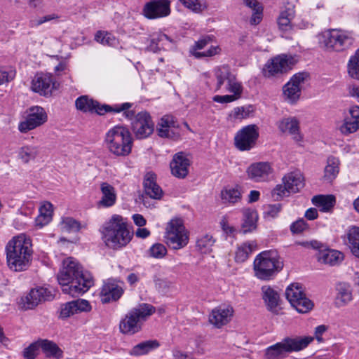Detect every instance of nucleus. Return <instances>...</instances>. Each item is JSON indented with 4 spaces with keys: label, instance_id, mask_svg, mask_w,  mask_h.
<instances>
[{
    "label": "nucleus",
    "instance_id": "32",
    "mask_svg": "<svg viewBox=\"0 0 359 359\" xmlns=\"http://www.w3.org/2000/svg\"><path fill=\"white\" fill-rule=\"evenodd\" d=\"M318 261L330 266L340 264L344 259V255L340 251L326 249L320 250L317 255Z\"/></svg>",
    "mask_w": 359,
    "mask_h": 359
},
{
    "label": "nucleus",
    "instance_id": "42",
    "mask_svg": "<svg viewBox=\"0 0 359 359\" xmlns=\"http://www.w3.org/2000/svg\"><path fill=\"white\" fill-rule=\"evenodd\" d=\"M339 164L338 158H328L323 177L325 180L330 182L337 177L339 172Z\"/></svg>",
    "mask_w": 359,
    "mask_h": 359
},
{
    "label": "nucleus",
    "instance_id": "8",
    "mask_svg": "<svg viewBox=\"0 0 359 359\" xmlns=\"http://www.w3.org/2000/svg\"><path fill=\"white\" fill-rule=\"evenodd\" d=\"M318 40L327 50L341 52L349 48L353 44L354 37L350 32L332 29L319 34Z\"/></svg>",
    "mask_w": 359,
    "mask_h": 359
},
{
    "label": "nucleus",
    "instance_id": "14",
    "mask_svg": "<svg viewBox=\"0 0 359 359\" xmlns=\"http://www.w3.org/2000/svg\"><path fill=\"white\" fill-rule=\"evenodd\" d=\"M214 74L216 79L215 90H219L224 86L226 91L229 93L243 91L241 84L236 80V76L228 66L215 68Z\"/></svg>",
    "mask_w": 359,
    "mask_h": 359
},
{
    "label": "nucleus",
    "instance_id": "10",
    "mask_svg": "<svg viewBox=\"0 0 359 359\" xmlns=\"http://www.w3.org/2000/svg\"><path fill=\"white\" fill-rule=\"evenodd\" d=\"M165 242L174 250L184 248L189 243V232L181 218H173L168 224L165 233Z\"/></svg>",
    "mask_w": 359,
    "mask_h": 359
},
{
    "label": "nucleus",
    "instance_id": "24",
    "mask_svg": "<svg viewBox=\"0 0 359 359\" xmlns=\"http://www.w3.org/2000/svg\"><path fill=\"white\" fill-rule=\"evenodd\" d=\"M234 310L230 305H222L212 310L209 316V322L217 328L227 325L233 316Z\"/></svg>",
    "mask_w": 359,
    "mask_h": 359
},
{
    "label": "nucleus",
    "instance_id": "58",
    "mask_svg": "<svg viewBox=\"0 0 359 359\" xmlns=\"http://www.w3.org/2000/svg\"><path fill=\"white\" fill-rule=\"evenodd\" d=\"M39 154V149L34 147H24L19 151L20 157H33Z\"/></svg>",
    "mask_w": 359,
    "mask_h": 359
},
{
    "label": "nucleus",
    "instance_id": "39",
    "mask_svg": "<svg viewBox=\"0 0 359 359\" xmlns=\"http://www.w3.org/2000/svg\"><path fill=\"white\" fill-rule=\"evenodd\" d=\"M312 203L322 212H329L334 206L336 200L333 195H317L312 198Z\"/></svg>",
    "mask_w": 359,
    "mask_h": 359
},
{
    "label": "nucleus",
    "instance_id": "44",
    "mask_svg": "<svg viewBox=\"0 0 359 359\" xmlns=\"http://www.w3.org/2000/svg\"><path fill=\"white\" fill-rule=\"evenodd\" d=\"M347 68L348 75L354 79L359 80V48L350 57Z\"/></svg>",
    "mask_w": 359,
    "mask_h": 359
},
{
    "label": "nucleus",
    "instance_id": "57",
    "mask_svg": "<svg viewBox=\"0 0 359 359\" xmlns=\"http://www.w3.org/2000/svg\"><path fill=\"white\" fill-rule=\"evenodd\" d=\"M220 50H221V49H220L219 46H211L206 51H203V52L195 51L193 53V55L197 58H200L202 57H212V56H214V55L219 53Z\"/></svg>",
    "mask_w": 359,
    "mask_h": 359
},
{
    "label": "nucleus",
    "instance_id": "11",
    "mask_svg": "<svg viewBox=\"0 0 359 359\" xmlns=\"http://www.w3.org/2000/svg\"><path fill=\"white\" fill-rule=\"evenodd\" d=\"M75 104L78 110L83 112L95 111L100 115H103L109 111L120 112L131 107V104L128 102L123 103L120 106L116 105L114 108L107 104L100 105L97 102L94 101L86 95L78 97L76 100Z\"/></svg>",
    "mask_w": 359,
    "mask_h": 359
},
{
    "label": "nucleus",
    "instance_id": "46",
    "mask_svg": "<svg viewBox=\"0 0 359 359\" xmlns=\"http://www.w3.org/2000/svg\"><path fill=\"white\" fill-rule=\"evenodd\" d=\"M255 108L252 105L238 107L232 111L231 116L235 119L247 118L253 115Z\"/></svg>",
    "mask_w": 359,
    "mask_h": 359
},
{
    "label": "nucleus",
    "instance_id": "59",
    "mask_svg": "<svg viewBox=\"0 0 359 359\" xmlns=\"http://www.w3.org/2000/svg\"><path fill=\"white\" fill-rule=\"evenodd\" d=\"M281 208L279 203L268 205L265 209V214L270 217H276L280 212Z\"/></svg>",
    "mask_w": 359,
    "mask_h": 359
},
{
    "label": "nucleus",
    "instance_id": "2",
    "mask_svg": "<svg viewBox=\"0 0 359 359\" xmlns=\"http://www.w3.org/2000/svg\"><path fill=\"white\" fill-rule=\"evenodd\" d=\"M6 252L8 268L14 271H24L32 260V240L24 233L14 236L6 244Z\"/></svg>",
    "mask_w": 359,
    "mask_h": 359
},
{
    "label": "nucleus",
    "instance_id": "62",
    "mask_svg": "<svg viewBox=\"0 0 359 359\" xmlns=\"http://www.w3.org/2000/svg\"><path fill=\"white\" fill-rule=\"evenodd\" d=\"M165 41H171L170 38L163 33H158L156 34L153 35L152 39H151V43H156L158 48H161L159 46L160 45L163 46V42Z\"/></svg>",
    "mask_w": 359,
    "mask_h": 359
},
{
    "label": "nucleus",
    "instance_id": "13",
    "mask_svg": "<svg viewBox=\"0 0 359 359\" xmlns=\"http://www.w3.org/2000/svg\"><path fill=\"white\" fill-rule=\"evenodd\" d=\"M60 87V83L48 73H36L31 81V90L41 96L50 97Z\"/></svg>",
    "mask_w": 359,
    "mask_h": 359
},
{
    "label": "nucleus",
    "instance_id": "37",
    "mask_svg": "<svg viewBox=\"0 0 359 359\" xmlns=\"http://www.w3.org/2000/svg\"><path fill=\"white\" fill-rule=\"evenodd\" d=\"M337 295L335 300V304L337 307L346 306L353 299L351 287L346 283H340L337 287Z\"/></svg>",
    "mask_w": 359,
    "mask_h": 359
},
{
    "label": "nucleus",
    "instance_id": "48",
    "mask_svg": "<svg viewBox=\"0 0 359 359\" xmlns=\"http://www.w3.org/2000/svg\"><path fill=\"white\" fill-rule=\"evenodd\" d=\"M95 40L103 45H107L110 46H115L116 44V39L111 33L98 31L95 34Z\"/></svg>",
    "mask_w": 359,
    "mask_h": 359
},
{
    "label": "nucleus",
    "instance_id": "1",
    "mask_svg": "<svg viewBox=\"0 0 359 359\" xmlns=\"http://www.w3.org/2000/svg\"><path fill=\"white\" fill-rule=\"evenodd\" d=\"M57 280L62 291L72 297L87 292L94 284L92 275L83 271L81 265L74 258L68 257L62 262L57 274Z\"/></svg>",
    "mask_w": 359,
    "mask_h": 359
},
{
    "label": "nucleus",
    "instance_id": "45",
    "mask_svg": "<svg viewBox=\"0 0 359 359\" xmlns=\"http://www.w3.org/2000/svg\"><path fill=\"white\" fill-rule=\"evenodd\" d=\"M60 225L62 231L67 232H76L82 227L80 222L70 217L62 218Z\"/></svg>",
    "mask_w": 359,
    "mask_h": 359
},
{
    "label": "nucleus",
    "instance_id": "7",
    "mask_svg": "<svg viewBox=\"0 0 359 359\" xmlns=\"http://www.w3.org/2000/svg\"><path fill=\"white\" fill-rule=\"evenodd\" d=\"M104 141L109 150L114 155L126 156L131 151V134L128 129L123 126H116L109 130Z\"/></svg>",
    "mask_w": 359,
    "mask_h": 359
},
{
    "label": "nucleus",
    "instance_id": "4",
    "mask_svg": "<svg viewBox=\"0 0 359 359\" xmlns=\"http://www.w3.org/2000/svg\"><path fill=\"white\" fill-rule=\"evenodd\" d=\"M283 268V261L276 250L258 254L253 262L255 276L262 280L273 279Z\"/></svg>",
    "mask_w": 359,
    "mask_h": 359
},
{
    "label": "nucleus",
    "instance_id": "18",
    "mask_svg": "<svg viewBox=\"0 0 359 359\" xmlns=\"http://www.w3.org/2000/svg\"><path fill=\"white\" fill-rule=\"evenodd\" d=\"M169 0H151L142 8V15L147 19L154 20L168 16L170 13Z\"/></svg>",
    "mask_w": 359,
    "mask_h": 359
},
{
    "label": "nucleus",
    "instance_id": "9",
    "mask_svg": "<svg viewBox=\"0 0 359 359\" xmlns=\"http://www.w3.org/2000/svg\"><path fill=\"white\" fill-rule=\"evenodd\" d=\"M304 184V177L301 172L291 171L282 177L281 184L273 188L271 194L275 201H280L284 197L299 192Z\"/></svg>",
    "mask_w": 359,
    "mask_h": 359
},
{
    "label": "nucleus",
    "instance_id": "50",
    "mask_svg": "<svg viewBox=\"0 0 359 359\" xmlns=\"http://www.w3.org/2000/svg\"><path fill=\"white\" fill-rule=\"evenodd\" d=\"M214 243L215 241L211 236L205 235L198 239L196 247L202 253H207L211 250Z\"/></svg>",
    "mask_w": 359,
    "mask_h": 359
},
{
    "label": "nucleus",
    "instance_id": "31",
    "mask_svg": "<svg viewBox=\"0 0 359 359\" xmlns=\"http://www.w3.org/2000/svg\"><path fill=\"white\" fill-rule=\"evenodd\" d=\"M220 198L224 205H235L242 200V191L241 187H224L220 192Z\"/></svg>",
    "mask_w": 359,
    "mask_h": 359
},
{
    "label": "nucleus",
    "instance_id": "53",
    "mask_svg": "<svg viewBox=\"0 0 359 359\" xmlns=\"http://www.w3.org/2000/svg\"><path fill=\"white\" fill-rule=\"evenodd\" d=\"M15 74V70L11 68H0V86L13 81Z\"/></svg>",
    "mask_w": 359,
    "mask_h": 359
},
{
    "label": "nucleus",
    "instance_id": "63",
    "mask_svg": "<svg viewBox=\"0 0 359 359\" xmlns=\"http://www.w3.org/2000/svg\"><path fill=\"white\" fill-rule=\"evenodd\" d=\"M220 225L224 231L226 233L233 234L236 229L233 226H230L226 217H223L220 221Z\"/></svg>",
    "mask_w": 359,
    "mask_h": 359
},
{
    "label": "nucleus",
    "instance_id": "30",
    "mask_svg": "<svg viewBox=\"0 0 359 359\" xmlns=\"http://www.w3.org/2000/svg\"><path fill=\"white\" fill-rule=\"evenodd\" d=\"M344 242L351 249V252L359 257V226H350L343 236Z\"/></svg>",
    "mask_w": 359,
    "mask_h": 359
},
{
    "label": "nucleus",
    "instance_id": "54",
    "mask_svg": "<svg viewBox=\"0 0 359 359\" xmlns=\"http://www.w3.org/2000/svg\"><path fill=\"white\" fill-rule=\"evenodd\" d=\"M243 91L232 93V95H215L213 100L219 103H229L241 97Z\"/></svg>",
    "mask_w": 359,
    "mask_h": 359
},
{
    "label": "nucleus",
    "instance_id": "27",
    "mask_svg": "<svg viewBox=\"0 0 359 359\" xmlns=\"http://www.w3.org/2000/svg\"><path fill=\"white\" fill-rule=\"evenodd\" d=\"M262 297L269 311L278 314L279 312L280 298L278 292L269 285L262 287Z\"/></svg>",
    "mask_w": 359,
    "mask_h": 359
},
{
    "label": "nucleus",
    "instance_id": "41",
    "mask_svg": "<svg viewBox=\"0 0 359 359\" xmlns=\"http://www.w3.org/2000/svg\"><path fill=\"white\" fill-rule=\"evenodd\" d=\"M101 191L102 197L100 201V204L104 207L112 206L116 200L114 188L107 183H102L101 184Z\"/></svg>",
    "mask_w": 359,
    "mask_h": 359
},
{
    "label": "nucleus",
    "instance_id": "12",
    "mask_svg": "<svg viewBox=\"0 0 359 359\" xmlns=\"http://www.w3.org/2000/svg\"><path fill=\"white\" fill-rule=\"evenodd\" d=\"M287 299L299 313H306L313 307V302L306 297L302 287L298 283L291 284L285 291Z\"/></svg>",
    "mask_w": 359,
    "mask_h": 359
},
{
    "label": "nucleus",
    "instance_id": "61",
    "mask_svg": "<svg viewBox=\"0 0 359 359\" xmlns=\"http://www.w3.org/2000/svg\"><path fill=\"white\" fill-rule=\"evenodd\" d=\"M263 16V7H259L253 13L250 18V23L252 25H257L259 24L262 20Z\"/></svg>",
    "mask_w": 359,
    "mask_h": 359
},
{
    "label": "nucleus",
    "instance_id": "26",
    "mask_svg": "<svg viewBox=\"0 0 359 359\" xmlns=\"http://www.w3.org/2000/svg\"><path fill=\"white\" fill-rule=\"evenodd\" d=\"M273 173V168L268 162H258L250 165L247 169L248 177L256 182H266L269 176Z\"/></svg>",
    "mask_w": 359,
    "mask_h": 359
},
{
    "label": "nucleus",
    "instance_id": "56",
    "mask_svg": "<svg viewBox=\"0 0 359 359\" xmlns=\"http://www.w3.org/2000/svg\"><path fill=\"white\" fill-rule=\"evenodd\" d=\"M308 228L307 223L303 219H298L290 225V230L292 233H302Z\"/></svg>",
    "mask_w": 359,
    "mask_h": 359
},
{
    "label": "nucleus",
    "instance_id": "28",
    "mask_svg": "<svg viewBox=\"0 0 359 359\" xmlns=\"http://www.w3.org/2000/svg\"><path fill=\"white\" fill-rule=\"evenodd\" d=\"M144 194L153 199H161L163 195V191L160 186L156 183V175L152 172H148L144 177Z\"/></svg>",
    "mask_w": 359,
    "mask_h": 359
},
{
    "label": "nucleus",
    "instance_id": "25",
    "mask_svg": "<svg viewBox=\"0 0 359 359\" xmlns=\"http://www.w3.org/2000/svg\"><path fill=\"white\" fill-rule=\"evenodd\" d=\"M178 126L170 115L161 117L157 123L156 132L159 137L175 140L180 136L177 130Z\"/></svg>",
    "mask_w": 359,
    "mask_h": 359
},
{
    "label": "nucleus",
    "instance_id": "22",
    "mask_svg": "<svg viewBox=\"0 0 359 359\" xmlns=\"http://www.w3.org/2000/svg\"><path fill=\"white\" fill-rule=\"evenodd\" d=\"M124 292L123 283L115 280H108L104 282L100 292V298L102 304L116 302Z\"/></svg>",
    "mask_w": 359,
    "mask_h": 359
},
{
    "label": "nucleus",
    "instance_id": "17",
    "mask_svg": "<svg viewBox=\"0 0 359 359\" xmlns=\"http://www.w3.org/2000/svg\"><path fill=\"white\" fill-rule=\"evenodd\" d=\"M259 137L258 128L255 125H249L240 130L236 135V147L241 151L251 149Z\"/></svg>",
    "mask_w": 359,
    "mask_h": 359
},
{
    "label": "nucleus",
    "instance_id": "21",
    "mask_svg": "<svg viewBox=\"0 0 359 359\" xmlns=\"http://www.w3.org/2000/svg\"><path fill=\"white\" fill-rule=\"evenodd\" d=\"M276 126L280 133L290 135L295 142H303L304 135L300 130V122L295 116L282 118L276 123Z\"/></svg>",
    "mask_w": 359,
    "mask_h": 359
},
{
    "label": "nucleus",
    "instance_id": "36",
    "mask_svg": "<svg viewBox=\"0 0 359 359\" xmlns=\"http://www.w3.org/2000/svg\"><path fill=\"white\" fill-rule=\"evenodd\" d=\"M53 206L48 201L43 202L39 208V214L35 219L36 226L41 228L47 225L53 217Z\"/></svg>",
    "mask_w": 359,
    "mask_h": 359
},
{
    "label": "nucleus",
    "instance_id": "43",
    "mask_svg": "<svg viewBox=\"0 0 359 359\" xmlns=\"http://www.w3.org/2000/svg\"><path fill=\"white\" fill-rule=\"evenodd\" d=\"M180 2L187 9L199 13L208 8L206 0H179Z\"/></svg>",
    "mask_w": 359,
    "mask_h": 359
},
{
    "label": "nucleus",
    "instance_id": "47",
    "mask_svg": "<svg viewBox=\"0 0 359 359\" xmlns=\"http://www.w3.org/2000/svg\"><path fill=\"white\" fill-rule=\"evenodd\" d=\"M294 17V11L292 9L288 8L283 11L278 20V24L282 30H288L291 28L290 22Z\"/></svg>",
    "mask_w": 359,
    "mask_h": 359
},
{
    "label": "nucleus",
    "instance_id": "38",
    "mask_svg": "<svg viewBox=\"0 0 359 359\" xmlns=\"http://www.w3.org/2000/svg\"><path fill=\"white\" fill-rule=\"evenodd\" d=\"M243 223L242 228L244 232L252 231L256 229L258 215L257 211L250 208H245L242 210Z\"/></svg>",
    "mask_w": 359,
    "mask_h": 359
},
{
    "label": "nucleus",
    "instance_id": "19",
    "mask_svg": "<svg viewBox=\"0 0 359 359\" xmlns=\"http://www.w3.org/2000/svg\"><path fill=\"white\" fill-rule=\"evenodd\" d=\"M46 121L47 114L44 109L39 106H34L29 109L25 120L19 123L18 129L21 133H27L40 126Z\"/></svg>",
    "mask_w": 359,
    "mask_h": 359
},
{
    "label": "nucleus",
    "instance_id": "16",
    "mask_svg": "<svg viewBox=\"0 0 359 359\" xmlns=\"http://www.w3.org/2000/svg\"><path fill=\"white\" fill-rule=\"evenodd\" d=\"M296 62L294 57L291 55H281L275 57L266 64L264 75L271 76L287 72L292 68Z\"/></svg>",
    "mask_w": 359,
    "mask_h": 359
},
{
    "label": "nucleus",
    "instance_id": "40",
    "mask_svg": "<svg viewBox=\"0 0 359 359\" xmlns=\"http://www.w3.org/2000/svg\"><path fill=\"white\" fill-rule=\"evenodd\" d=\"M39 346L48 358L60 359L62 356V351L52 341L47 339L39 340Z\"/></svg>",
    "mask_w": 359,
    "mask_h": 359
},
{
    "label": "nucleus",
    "instance_id": "5",
    "mask_svg": "<svg viewBox=\"0 0 359 359\" xmlns=\"http://www.w3.org/2000/svg\"><path fill=\"white\" fill-rule=\"evenodd\" d=\"M156 312V308L149 304L142 303L130 309L119 322V332L133 336L142 330L143 323Z\"/></svg>",
    "mask_w": 359,
    "mask_h": 359
},
{
    "label": "nucleus",
    "instance_id": "34",
    "mask_svg": "<svg viewBox=\"0 0 359 359\" xmlns=\"http://www.w3.org/2000/svg\"><path fill=\"white\" fill-rule=\"evenodd\" d=\"M257 248L256 241H251L241 243L237 246L235 251L234 259L237 263L245 262L250 255Z\"/></svg>",
    "mask_w": 359,
    "mask_h": 359
},
{
    "label": "nucleus",
    "instance_id": "6",
    "mask_svg": "<svg viewBox=\"0 0 359 359\" xmlns=\"http://www.w3.org/2000/svg\"><path fill=\"white\" fill-rule=\"evenodd\" d=\"M312 341L311 337H285L281 341L266 348L264 357L265 359H283L290 353L304 349Z\"/></svg>",
    "mask_w": 359,
    "mask_h": 359
},
{
    "label": "nucleus",
    "instance_id": "51",
    "mask_svg": "<svg viewBox=\"0 0 359 359\" xmlns=\"http://www.w3.org/2000/svg\"><path fill=\"white\" fill-rule=\"evenodd\" d=\"M149 255L156 259H162L167 254V249L163 244L155 243L149 250Z\"/></svg>",
    "mask_w": 359,
    "mask_h": 359
},
{
    "label": "nucleus",
    "instance_id": "29",
    "mask_svg": "<svg viewBox=\"0 0 359 359\" xmlns=\"http://www.w3.org/2000/svg\"><path fill=\"white\" fill-rule=\"evenodd\" d=\"M349 115L344 121L340 126V131L344 135L355 133L359 130V107L353 106L349 109Z\"/></svg>",
    "mask_w": 359,
    "mask_h": 359
},
{
    "label": "nucleus",
    "instance_id": "49",
    "mask_svg": "<svg viewBox=\"0 0 359 359\" xmlns=\"http://www.w3.org/2000/svg\"><path fill=\"white\" fill-rule=\"evenodd\" d=\"M39 304L34 292L31 290L29 293L21 299V308L24 310L33 309Z\"/></svg>",
    "mask_w": 359,
    "mask_h": 359
},
{
    "label": "nucleus",
    "instance_id": "23",
    "mask_svg": "<svg viewBox=\"0 0 359 359\" xmlns=\"http://www.w3.org/2000/svg\"><path fill=\"white\" fill-rule=\"evenodd\" d=\"M92 310V306L88 300L79 299L67 302L60 306L59 318L67 319L74 314L88 313Z\"/></svg>",
    "mask_w": 359,
    "mask_h": 359
},
{
    "label": "nucleus",
    "instance_id": "64",
    "mask_svg": "<svg viewBox=\"0 0 359 359\" xmlns=\"http://www.w3.org/2000/svg\"><path fill=\"white\" fill-rule=\"evenodd\" d=\"M59 17L55 13H52L50 15H47L43 17L39 18V19L34 21V25L39 26L41 25L43 23L49 22L52 20L57 19Z\"/></svg>",
    "mask_w": 359,
    "mask_h": 359
},
{
    "label": "nucleus",
    "instance_id": "33",
    "mask_svg": "<svg viewBox=\"0 0 359 359\" xmlns=\"http://www.w3.org/2000/svg\"><path fill=\"white\" fill-rule=\"evenodd\" d=\"M159 346L160 343L156 339L147 340L133 346L128 353L131 356H141L148 354L151 351L158 348Z\"/></svg>",
    "mask_w": 359,
    "mask_h": 359
},
{
    "label": "nucleus",
    "instance_id": "3",
    "mask_svg": "<svg viewBox=\"0 0 359 359\" xmlns=\"http://www.w3.org/2000/svg\"><path fill=\"white\" fill-rule=\"evenodd\" d=\"M100 232L104 244L113 250L126 247L133 236L128 228L126 219L118 215H114L102 226Z\"/></svg>",
    "mask_w": 359,
    "mask_h": 359
},
{
    "label": "nucleus",
    "instance_id": "52",
    "mask_svg": "<svg viewBox=\"0 0 359 359\" xmlns=\"http://www.w3.org/2000/svg\"><path fill=\"white\" fill-rule=\"evenodd\" d=\"M39 346V340L31 344L25 348L22 352V355L25 359H34L37 355Z\"/></svg>",
    "mask_w": 359,
    "mask_h": 359
},
{
    "label": "nucleus",
    "instance_id": "35",
    "mask_svg": "<svg viewBox=\"0 0 359 359\" xmlns=\"http://www.w3.org/2000/svg\"><path fill=\"white\" fill-rule=\"evenodd\" d=\"M189 165V158H173L170 163L171 173L177 178H184L188 175Z\"/></svg>",
    "mask_w": 359,
    "mask_h": 359
},
{
    "label": "nucleus",
    "instance_id": "60",
    "mask_svg": "<svg viewBox=\"0 0 359 359\" xmlns=\"http://www.w3.org/2000/svg\"><path fill=\"white\" fill-rule=\"evenodd\" d=\"M155 287L159 291H164L170 287L172 283L165 278H154Z\"/></svg>",
    "mask_w": 359,
    "mask_h": 359
},
{
    "label": "nucleus",
    "instance_id": "15",
    "mask_svg": "<svg viewBox=\"0 0 359 359\" xmlns=\"http://www.w3.org/2000/svg\"><path fill=\"white\" fill-rule=\"evenodd\" d=\"M309 78L306 72H299L292 76L290 81L283 87L284 100L290 103H296L300 96L304 85Z\"/></svg>",
    "mask_w": 359,
    "mask_h": 359
},
{
    "label": "nucleus",
    "instance_id": "20",
    "mask_svg": "<svg viewBox=\"0 0 359 359\" xmlns=\"http://www.w3.org/2000/svg\"><path fill=\"white\" fill-rule=\"evenodd\" d=\"M133 130L138 139H144L152 134L154 124L149 113L139 112L132 123Z\"/></svg>",
    "mask_w": 359,
    "mask_h": 359
},
{
    "label": "nucleus",
    "instance_id": "55",
    "mask_svg": "<svg viewBox=\"0 0 359 359\" xmlns=\"http://www.w3.org/2000/svg\"><path fill=\"white\" fill-rule=\"evenodd\" d=\"M32 291L34 292L39 304L43 301L50 299L52 297L51 293L45 287L32 289Z\"/></svg>",
    "mask_w": 359,
    "mask_h": 359
}]
</instances>
